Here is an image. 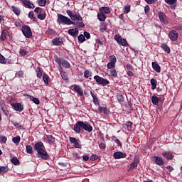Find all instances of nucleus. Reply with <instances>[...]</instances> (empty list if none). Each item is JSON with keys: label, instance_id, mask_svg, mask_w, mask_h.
<instances>
[{"label": "nucleus", "instance_id": "nucleus-1", "mask_svg": "<svg viewBox=\"0 0 182 182\" xmlns=\"http://www.w3.org/2000/svg\"><path fill=\"white\" fill-rule=\"evenodd\" d=\"M34 150L37 151V156L40 157L43 160H48L49 159V154L46 152V149L43 142L38 141L34 144Z\"/></svg>", "mask_w": 182, "mask_h": 182}, {"label": "nucleus", "instance_id": "nucleus-2", "mask_svg": "<svg viewBox=\"0 0 182 182\" xmlns=\"http://www.w3.org/2000/svg\"><path fill=\"white\" fill-rule=\"evenodd\" d=\"M57 22L59 25H60V23L62 25H70L71 23H75L70 18L60 14H58Z\"/></svg>", "mask_w": 182, "mask_h": 182}, {"label": "nucleus", "instance_id": "nucleus-3", "mask_svg": "<svg viewBox=\"0 0 182 182\" xmlns=\"http://www.w3.org/2000/svg\"><path fill=\"white\" fill-rule=\"evenodd\" d=\"M54 59L60 68V66H63V68H65L66 69H69V68H70V63H69V61H68L63 58H60L58 57V55H55L54 57Z\"/></svg>", "mask_w": 182, "mask_h": 182}, {"label": "nucleus", "instance_id": "nucleus-4", "mask_svg": "<svg viewBox=\"0 0 182 182\" xmlns=\"http://www.w3.org/2000/svg\"><path fill=\"white\" fill-rule=\"evenodd\" d=\"M94 79L97 84L100 85L101 86H107L110 85V82L99 75L94 76Z\"/></svg>", "mask_w": 182, "mask_h": 182}, {"label": "nucleus", "instance_id": "nucleus-5", "mask_svg": "<svg viewBox=\"0 0 182 182\" xmlns=\"http://www.w3.org/2000/svg\"><path fill=\"white\" fill-rule=\"evenodd\" d=\"M23 35L28 39H32V30L29 26H23L21 28Z\"/></svg>", "mask_w": 182, "mask_h": 182}, {"label": "nucleus", "instance_id": "nucleus-6", "mask_svg": "<svg viewBox=\"0 0 182 182\" xmlns=\"http://www.w3.org/2000/svg\"><path fill=\"white\" fill-rule=\"evenodd\" d=\"M66 12L72 21H83V18H82L80 14H76V12L73 13L70 10H67Z\"/></svg>", "mask_w": 182, "mask_h": 182}, {"label": "nucleus", "instance_id": "nucleus-7", "mask_svg": "<svg viewBox=\"0 0 182 182\" xmlns=\"http://www.w3.org/2000/svg\"><path fill=\"white\" fill-rule=\"evenodd\" d=\"M114 41L118 43V45H121L122 46H129V43L126 39L121 37L120 35L116 34L114 36Z\"/></svg>", "mask_w": 182, "mask_h": 182}, {"label": "nucleus", "instance_id": "nucleus-8", "mask_svg": "<svg viewBox=\"0 0 182 182\" xmlns=\"http://www.w3.org/2000/svg\"><path fill=\"white\" fill-rule=\"evenodd\" d=\"M82 124V130H85V132H88V133H92L93 132V127L89 124V122H83V121H81Z\"/></svg>", "mask_w": 182, "mask_h": 182}, {"label": "nucleus", "instance_id": "nucleus-9", "mask_svg": "<svg viewBox=\"0 0 182 182\" xmlns=\"http://www.w3.org/2000/svg\"><path fill=\"white\" fill-rule=\"evenodd\" d=\"M140 162V158L139 156H135L134 159V161L131 163L130 168L129 169V171H132L134 170V168H136L137 165Z\"/></svg>", "mask_w": 182, "mask_h": 182}, {"label": "nucleus", "instance_id": "nucleus-10", "mask_svg": "<svg viewBox=\"0 0 182 182\" xmlns=\"http://www.w3.org/2000/svg\"><path fill=\"white\" fill-rule=\"evenodd\" d=\"M158 16H159L161 22H162V23H164V25H167L168 23V21H167L166 14H164L161 11H159L158 13Z\"/></svg>", "mask_w": 182, "mask_h": 182}, {"label": "nucleus", "instance_id": "nucleus-11", "mask_svg": "<svg viewBox=\"0 0 182 182\" xmlns=\"http://www.w3.org/2000/svg\"><path fill=\"white\" fill-rule=\"evenodd\" d=\"M169 38L171 41H173V42L177 41V39H178V33L175 30L171 31L169 33Z\"/></svg>", "mask_w": 182, "mask_h": 182}, {"label": "nucleus", "instance_id": "nucleus-12", "mask_svg": "<svg viewBox=\"0 0 182 182\" xmlns=\"http://www.w3.org/2000/svg\"><path fill=\"white\" fill-rule=\"evenodd\" d=\"M70 142L74 144V147L76 149H82V145L79 144V140L75 137H70Z\"/></svg>", "mask_w": 182, "mask_h": 182}, {"label": "nucleus", "instance_id": "nucleus-13", "mask_svg": "<svg viewBox=\"0 0 182 182\" xmlns=\"http://www.w3.org/2000/svg\"><path fill=\"white\" fill-rule=\"evenodd\" d=\"M68 35L70 36H73V38H76L77 35H79V29L77 28H71L68 31Z\"/></svg>", "mask_w": 182, "mask_h": 182}, {"label": "nucleus", "instance_id": "nucleus-14", "mask_svg": "<svg viewBox=\"0 0 182 182\" xmlns=\"http://www.w3.org/2000/svg\"><path fill=\"white\" fill-rule=\"evenodd\" d=\"M11 107L16 112H22L23 110V106L21 103H11Z\"/></svg>", "mask_w": 182, "mask_h": 182}, {"label": "nucleus", "instance_id": "nucleus-15", "mask_svg": "<svg viewBox=\"0 0 182 182\" xmlns=\"http://www.w3.org/2000/svg\"><path fill=\"white\" fill-rule=\"evenodd\" d=\"M21 4H23V6H26L28 9H33V8H35V5L31 3V1H28V0H20Z\"/></svg>", "mask_w": 182, "mask_h": 182}, {"label": "nucleus", "instance_id": "nucleus-16", "mask_svg": "<svg viewBox=\"0 0 182 182\" xmlns=\"http://www.w3.org/2000/svg\"><path fill=\"white\" fill-rule=\"evenodd\" d=\"M51 43L55 46H62L63 41L60 38H55L52 40Z\"/></svg>", "mask_w": 182, "mask_h": 182}, {"label": "nucleus", "instance_id": "nucleus-17", "mask_svg": "<svg viewBox=\"0 0 182 182\" xmlns=\"http://www.w3.org/2000/svg\"><path fill=\"white\" fill-rule=\"evenodd\" d=\"M162 156L166 157V160H173L174 159V154L171 151H164L162 152Z\"/></svg>", "mask_w": 182, "mask_h": 182}, {"label": "nucleus", "instance_id": "nucleus-18", "mask_svg": "<svg viewBox=\"0 0 182 182\" xmlns=\"http://www.w3.org/2000/svg\"><path fill=\"white\" fill-rule=\"evenodd\" d=\"M126 156V153L120 151L114 153V159H115L116 160H119V159H124Z\"/></svg>", "mask_w": 182, "mask_h": 182}, {"label": "nucleus", "instance_id": "nucleus-19", "mask_svg": "<svg viewBox=\"0 0 182 182\" xmlns=\"http://www.w3.org/2000/svg\"><path fill=\"white\" fill-rule=\"evenodd\" d=\"M82 129V121H77L74 126V132L75 133H80V130Z\"/></svg>", "mask_w": 182, "mask_h": 182}, {"label": "nucleus", "instance_id": "nucleus-20", "mask_svg": "<svg viewBox=\"0 0 182 182\" xmlns=\"http://www.w3.org/2000/svg\"><path fill=\"white\" fill-rule=\"evenodd\" d=\"M151 65L152 69H154V70H155L156 73H160V72H161V67H160V65L157 63L152 62Z\"/></svg>", "mask_w": 182, "mask_h": 182}, {"label": "nucleus", "instance_id": "nucleus-21", "mask_svg": "<svg viewBox=\"0 0 182 182\" xmlns=\"http://www.w3.org/2000/svg\"><path fill=\"white\" fill-rule=\"evenodd\" d=\"M154 159H155V164H157V166H164V160L163 158L154 156Z\"/></svg>", "mask_w": 182, "mask_h": 182}, {"label": "nucleus", "instance_id": "nucleus-22", "mask_svg": "<svg viewBox=\"0 0 182 182\" xmlns=\"http://www.w3.org/2000/svg\"><path fill=\"white\" fill-rule=\"evenodd\" d=\"M90 95L93 99V102L95 105H97L98 106H100V102H99V98H97V97L96 96V95H95V93H93V92L90 91Z\"/></svg>", "mask_w": 182, "mask_h": 182}, {"label": "nucleus", "instance_id": "nucleus-23", "mask_svg": "<svg viewBox=\"0 0 182 182\" xmlns=\"http://www.w3.org/2000/svg\"><path fill=\"white\" fill-rule=\"evenodd\" d=\"M98 110L100 113H104V114H109L110 111L105 107H99Z\"/></svg>", "mask_w": 182, "mask_h": 182}, {"label": "nucleus", "instance_id": "nucleus-24", "mask_svg": "<svg viewBox=\"0 0 182 182\" xmlns=\"http://www.w3.org/2000/svg\"><path fill=\"white\" fill-rule=\"evenodd\" d=\"M74 90L77 92L79 96H83V90L79 85H74Z\"/></svg>", "mask_w": 182, "mask_h": 182}, {"label": "nucleus", "instance_id": "nucleus-25", "mask_svg": "<svg viewBox=\"0 0 182 182\" xmlns=\"http://www.w3.org/2000/svg\"><path fill=\"white\" fill-rule=\"evenodd\" d=\"M100 13L101 14H110V9L109 7L105 6V7H100L99 9Z\"/></svg>", "mask_w": 182, "mask_h": 182}, {"label": "nucleus", "instance_id": "nucleus-26", "mask_svg": "<svg viewBox=\"0 0 182 182\" xmlns=\"http://www.w3.org/2000/svg\"><path fill=\"white\" fill-rule=\"evenodd\" d=\"M161 48L166 52V53H170L171 52V50L170 49V47L167 46L166 43H162L161 46Z\"/></svg>", "mask_w": 182, "mask_h": 182}, {"label": "nucleus", "instance_id": "nucleus-27", "mask_svg": "<svg viewBox=\"0 0 182 182\" xmlns=\"http://www.w3.org/2000/svg\"><path fill=\"white\" fill-rule=\"evenodd\" d=\"M150 83L151 85V90H154L157 87V80L154 78H151L150 80Z\"/></svg>", "mask_w": 182, "mask_h": 182}, {"label": "nucleus", "instance_id": "nucleus-28", "mask_svg": "<svg viewBox=\"0 0 182 182\" xmlns=\"http://www.w3.org/2000/svg\"><path fill=\"white\" fill-rule=\"evenodd\" d=\"M11 9H12L14 14H15V15H16L17 16H19V15H21V9H19V8H18L15 6H12Z\"/></svg>", "mask_w": 182, "mask_h": 182}, {"label": "nucleus", "instance_id": "nucleus-29", "mask_svg": "<svg viewBox=\"0 0 182 182\" xmlns=\"http://www.w3.org/2000/svg\"><path fill=\"white\" fill-rule=\"evenodd\" d=\"M97 18L100 22H103L106 21V15L104 14L103 13H100V12L98 13Z\"/></svg>", "mask_w": 182, "mask_h": 182}, {"label": "nucleus", "instance_id": "nucleus-30", "mask_svg": "<svg viewBox=\"0 0 182 182\" xmlns=\"http://www.w3.org/2000/svg\"><path fill=\"white\" fill-rule=\"evenodd\" d=\"M151 102L153 105H155V106H157V105H159V102H160V98L157 97L156 95H153L151 97Z\"/></svg>", "mask_w": 182, "mask_h": 182}, {"label": "nucleus", "instance_id": "nucleus-31", "mask_svg": "<svg viewBox=\"0 0 182 182\" xmlns=\"http://www.w3.org/2000/svg\"><path fill=\"white\" fill-rule=\"evenodd\" d=\"M12 141L15 144L16 146H18L21 142V136L19 135H17L12 139Z\"/></svg>", "mask_w": 182, "mask_h": 182}, {"label": "nucleus", "instance_id": "nucleus-32", "mask_svg": "<svg viewBox=\"0 0 182 182\" xmlns=\"http://www.w3.org/2000/svg\"><path fill=\"white\" fill-rule=\"evenodd\" d=\"M46 137L48 143H55L56 141V139L52 135H46Z\"/></svg>", "mask_w": 182, "mask_h": 182}, {"label": "nucleus", "instance_id": "nucleus-33", "mask_svg": "<svg viewBox=\"0 0 182 182\" xmlns=\"http://www.w3.org/2000/svg\"><path fill=\"white\" fill-rule=\"evenodd\" d=\"M6 30H3L1 31V34L0 35V41H2V42L6 39Z\"/></svg>", "mask_w": 182, "mask_h": 182}, {"label": "nucleus", "instance_id": "nucleus-34", "mask_svg": "<svg viewBox=\"0 0 182 182\" xmlns=\"http://www.w3.org/2000/svg\"><path fill=\"white\" fill-rule=\"evenodd\" d=\"M9 171L8 166H0V174L8 173Z\"/></svg>", "mask_w": 182, "mask_h": 182}, {"label": "nucleus", "instance_id": "nucleus-35", "mask_svg": "<svg viewBox=\"0 0 182 182\" xmlns=\"http://www.w3.org/2000/svg\"><path fill=\"white\" fill-rule=\"evenodd\" d=\"M92 76V72H90L89 70H85L84 72V77L85 79H89Z\"/></svg>", "mask_w": 182, "mask_h": 182}, {"label": "nucleus", "instance_id": "nucleus-36", "mask_svg": "<svg viewBox=\"0 0 182 182\" xmlns=\"http://www.w3.org/2000/svg\"><path fill=\"white\" fill-rule=\"evenodd\" d=\"M26 153H28V154H32L33 153V149L31 145H26Z\"/></svg>", "mask_w": 182, "mask_h": 182}, {"label": "nucleus", "instance_id": "nucleus-37", "mask_svg": "<svg viewBox=\"0 0 182 182\" xmlns=\"http://www.w3.org/2000/svg\"><path fill=\"white\" fill-rule=\"evenodd\" d=\"M7 141H8V138H6V136L0 135V143H1V144H6Z\"/></svg>", "mask_w": 182, "mask_h": 182}, {"label": "nucleus", "instance_id": "nucleus-38", "mask_svg": "<svg viewBox=\"0 0 182 182\" xmlns=\"http://www.w3.org/2000/svg\"><path fill=\"white\" fill-rule=\"evenodd\" d=\"M110 76H112V77H117V71H116V69L112 68V70L109 72Z\"/></svg>", "mask_w": 182, "mask_h": 182}, {"label": "nucleus", "instance_id": "nucleus-39", "mask_svg": "<svg viewBox=\"0 0 182 182\" xmlns=\"http://www.w3.org/2000/svg\"><path fill=\"white\" fill-rule=\"evenodd\" d=\"M30 100H31V102H33V103H35V105H40L41 104V101H39V100L35 97H30Z\"/></svg>", "mask_w": 182, "mask_h": 182}, {"label": "nucleus", "instance_id": "nucleus-40", "mask_svg": "<svg viewBox=\"0 0 182 182\" xmlns=\"http://www.w3.org/2000/svg\"><path fill=\"white\" fill-rule=\"evenodd\" d=\"M36 72L37 77H38V79H42V70H41V68H37V69L36 70Z\"/></svg>", "mask_w": 182, "mask_h": 182}, {"label": "nucleus", "instance_id": "nucleus-41", "mask_svg": "<svg viewBox=\"0 0 182 182\" xmlns=\"http://www.w3.org/2000/svg\"><path fill=\"white\" fill-rule=\"evenodd\" d=\"M116 62H117V59H116V56H114V55H111L109 56V63L116 64Z\"/></svg>", "mask_w": 182, "mask_h": 182}, {"label": "nucleus", "instance_id": "nucleus-42", "mask_svg": "<svg viewBox=\"0 0 182 182\" xmlns=\"http://www.w3.org/2000/svg\"><path fill=\"white\" fill-rule=\"evenodd\" d=\"M78 42H80V43H83V42H85V41H86V38H85V36H83V34H80L78 38Z\"/></svg>", "mask_w": 182, "mask_h": 182}, {"label": "nucleus", "instance_id": "nucleus-43", "mask_svg": "<svg viewBox=\"0 0 182 182\" xmlns=\"http://www.w3.org/2000/svg\"><path fill=\"white\" fill-rule=\"evenodd\" d=\"M115 67H116V64L114 63L109 62L107 65V69H114Z\"/></svg>", "mask_w": 182, "mask_h": 182}, {"label": "nucleus", "instance_id": "nucleus-44", "mask_svg": "<svg viewBox=\"0 0 182 182\" xmlns=\"http://www.w3.org/2000/svg\"><path fill=\"white\" fill-rule=\"evenodd\" d=\"M11 163L12 164H14V166H18V164H19V160L18 158L14 157L11 159Z\"/></svg>", "mask_w": 182, "mask_h": 182}, {"label": "nucleus", "instance_id": "nucleus-45", "mask_svg": "<svg viewBox=\"0 0 182 182\" xmlns=\"http://www.w3.org/2000/svg\"><path fill=\"white\" fill-rule=\"evenodd\" d=\"M130 4H127V6H125L124 7V14H129V12H130Z\"/></svg>", "mask_w": 182, "mask_h": 182}, {"label": "nucleus", "instance_id": "nucleus-46", "mask_svg": "<svg viewBox=\"0 0 182 182\" xmlns=\"http://www.w3.org/2000/svg\"><path fill=\"white\" fill-rule=\"evenodd\" d=\"M165 2L168 4V5H174L177 4V0H165Z\"/></svg>", "mask_w": 182, "mask_h": 182}, {"label": "nucleus", "instance_id": "nucleus-47", "mask_svg": "<svg viewBox=\"0 0 182 182\" xmlns=\"http://www.w3.org/2000/svg\"><path fill=\"white\" fill-rule=\"evenodd\" d=\"M97 43L100 45H105L106 43V38H101L97 40Z\"/></svg>", "mask_w": 182, "mask_h": 182}, {"label": "nucleus", "instance_id": "nucleus-48", "mask_svg": "<svg viewBox=\"0 0 182 182\" xmlns=\"http://www.w3.org/2000/svg\"><path fill=\"white\" fill-rule=\"evenodd\" d=\"M37 18H38V19H40L41 21H44V19L46 18V14H38L37 16Z\"/></svg>", "mask_w": 182, "mask_h": 182}, {"label": "nucleus", "instance_id": "nucleus-49", "mask_svg": "<svg viewBox=\"0 0 182 182\" xmlns=\"http://www.w3.org/2000/svg\"><path fill=\"white\" fill-rule=\"evenodd\" d=\"M48 79H49V76H48V75L45 74L43 76V80L44 82V83H46V85H48Z\"/></svg>", "mask_w": 182, "mask_h": 182}, {"label": "nucleus", "instance_id": "nucleus-50", "mask_svg": "<svg viewBox=\"0 0 182 182\" xmlns=\"http://www.w3.org/2000/svg\"><path fill=\"white\" fill-rule=\"evenodd\" d=\"M19 53L21 56H26V55H28V51L25 49H21L20 50Z\"/></svg>", "mask_w": 182, "mask_h": 182}, {"label": "nucleus", "instance_id": "nucleus-51", "mask_svg": "<svg viewBox=\"0 0 182 182\" xmlns=\"http://www.w3.org/2000/svg\"><path fill=\"white\" fill-rule=\"evenodd\" d=\"M38 5H39V6H46V0H39Z\"/></svg>", "mask_w": 182, "mask_h": 182}, {"label": "nucleus", "instance_id": "nucleus-52", "mask_svg": "<svg viewBox=\"0 0 182 182\" xmlns=\"http://www.w3.org/2000/svg\"><path fill=\"white\" fill-rule=\"evenodd\" d=\"M97 159H99V156H97V154H92L91 156H90V160L92 161H96V160H97Z\"/></svg>", "mask_w": 182, "mask_h": 182}, {"label": "nucleus", "instance_id": "nucleus-53", "mask_svg": "<svg viewBox=\"0 0 182 182\" xmlns=\"http://www.w3.org/2000/svg\"><path fill=\"white\" fill-rule=\"evenodd\" d=\"M117 97V100H119V102H124V96H123L122 95H118Z\"/></svg>", "mask_w": 182, "mask_h": 182}, {"label": "nucleus", "instance_id": "nucleus-54", "mask_svg": "<svg viewBox=\"0 0 182 182\" xmlns=\"http://www.w3.org/2000/svg\"><path fill=\"white\" fill-rule=\"evenodd\" d=\"M16 76L18 77H23V71L20 70L16 73Z\"/></svg>", "mask_w": 182, "mask_h": 182}, {"label": "nucleus", "instance_id": "nucleus-55", "mask_svg": "<svg viewBox=\"0 0 182 182\" xmlns=\"http://www.w3.org/2000/svg\"><path fill=\"white\" fill-rule=\"evenodd\" d=\"M1 112H3L4 114H5V116H6V117H8V114H9V111H8V109H6V108L2 107L1 108Z\"/></svg>", "mask_w": 182, "mask_h": 182}, {"label": "nucleus", "instance_id": "nucleus-56", "mask_svg": "<svg viewBox=\"0 0 182 182\" xmlns=\"http://www.w3.org/2000/svg\"><path fill=\"white\" fill-rule=\"evenodd\" d=\"M34 12H36V14H42V8L41 7H36L34 9Z\"/></svg>", "mask_w": 182, "mask_h": 182}, {"label": "nucleus", "instance_id": "nucleus-57", "mask_svg": "<svg viewBox=\"0 0 182 182\" xmlns=\"http://www.w3.org/2000/svg\"><path fill=\"white\" fill-rule=\"evenodd\" d=\"M11 64H12V60L8 58L6 59L5 58L4 65H11Z\"/></svg>", "mask_w": 182, "mask_h": 182}, {"label": "nucleus", "instance_id": "nucleus-58", "mask_svg": "<svg viewBox=\"0 0 182 182\" xmlns=\"http://www.w3.org/2000/svg\"><path fill=\"white\" fill-rule=\"evenodd\" d=\"M84 37L87 39H90V33L87 31L84 32Z\"/></svg>", "mask_w": 182, "mask_h": 182}, {"label": "nucleus", "instance_id": "nucleus-59", "mask_svg": "<svg viewBox=\"0 0 182 182\" xmlns=\"http://www.w3.org/2000/svg\"><path fill=\"white\" fill-rule=\"evenodd\" d=\"M5 63V57L2 55V54L0 53V63Z\"/></svg>", "mask_w": 182, "mask_h": 182}, {"label": "nucleus", "instance_id": "nucleus-60", "mask_svg": "<svg viewBox=\"0 0 182 182\" xmlns=\"http://www.w3.org/2000/svg\"><path fill=\"white\" fill-rule=\"evenodd\" d=\"M126 68L128 70H133V65H132L130 63H127Z\"/></svg>", "mask_w": 182, "mask_h": 182}, {"label": "nucleus", "instance_id": "nucleus-61", "mask_svg": "<svg viewBox=\"0 0 182 182\" xmlns=\"http://www.w3.org/2000/svg\"><path fill=\"white\" fill-rule=\"evenodd\" d=\"M144 12L145 14H149V12H150V6H149V5H146L144 7Z\"/></svg>", "mask_w": 182, "mask_h": 182}, {"label": "nucleus", "instance_id": "nucleus-62", "mask_svg": "<svg viewBox=\"0 0 182 182\" xmlns=\"http://www.w3.org/2000/svg\"><path fill=\"white\" fill-rule=\"evenodd\" d=\"M100 149H102L103 150H105V149H106V144L101 142L100 144Z\"/></svg>", "mask_w": 182, "mask_h": 182}, {"label": "nucleus", "instance_id": "nucleus-63", "mask_svg": "<svg viewBox=\"0 0 182 182\" xmlns=\"http://www.w3.org/2000/svg\"><path fill=\"white\" fill-rule=\"evenodd\" d=\"M166 170H168V171H169V173H171V171H173L174 170V168H173V166H166Z\"/></svg>", "mask_w": 182, "mask_h": 182}, {"label": "nucleus", "instance_id": "nucleus-64", "mask_svg": "<svg viewBox=\"0 0 182 182\" xmlns=\"http://www.w3.org/2000/svg\"><path fill=\"white\" fill-rule=\"evenodd\" d=\"M156 0H145L146 2L148 3L149 5H151V4H154Z\"/></svg>", "mask_w": 182, "mask_h": 182}]
</instances>
